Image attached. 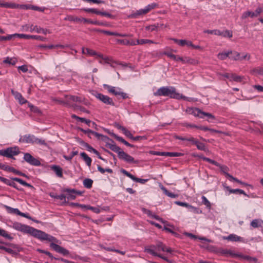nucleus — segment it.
I'll use <instances>...</instances> for the list:
<instances>
[{"mask_svg": "<svg viewBox=\"0 0 263 263\" xmlns=\"http://www.w3.org/2000/svg\"><path fill=\"white\" fill-rule=\"evenodd\" d=\"M101 140L106 143V146L111 151L118 154L120 159L123 160L128 163H138V160H135L134 158L124 152L121 148L115 144V142L106 136L103 135Z\"/></svg>", "mask_w": 263, "mask_h": 263, "instance_id": "obj_1", "label": "nucleus"}, {"mask_svg": "<svg viewBox=\"0 0 263 263\" xmlns=\"http://www.w3.org/2000/svg\"><path fill=\"white\" fill-rule=\"evenodd\" d=\"M35 238L41 240H47L51 242L50 244V247L55 252L64 256H67L69 254V251L68 250L57 244L61 243L60 240L41 230H38Z\"/></svg>", "mask_w": 263, "mask_h": 263, "instance_id": "obj_2", "label": "nucleus"}, {"mask_svg": "<svg viewBox=\"0 0 263 263\" xmlns=\"http://www.w3.org/2000/svg\"><path fill=\"white\" fill-rule=\"evenodd\" d=\"M154 95L156 96H167L176 99H183L185 100L186 98L182 94L176 92V89L174 87L166 86L160 87L154 93Z\"/></svg>", "mask_w": 263, "mask_h": 263, "instance_id": "obj_3", "label": "nucleus"}, {"mask_svg": "<svg viewBox=\"0 0 263 263\" xmlns=\"http://www.w3.org/2000/svg\"><path fill=\"white\" fill-rule=\"evenodd\" d=\"M35 39L41 41H46L47 38L42 36L37 35H28L27 34H11L7 36H1L0 41H4L6 40H10L15 39Z\"/></svg>", "mask_w": 263, "mask_h": 263, "instance_id": "obj_4", "label": "nucleus"}, {"mask_svg": "<svg viewBox=\"0 0 263 263\" xmlns=\"http://www.w3.org/2000/svg\"><path fill=\"white\" fill-rule=\"evenodd\" d=\"M0 180L7 185L13 187L18 191H22V189H19L14 181H16L23 185L29 187L31 189H34V187L32 185L28 183L22 179L17 177H12L11 178V179H8L6 178L1 176Z\"/></svg>", "mask_w": 263, "mask_h": 263, "instance_id": "obj_5", "label": "nucleus"}, {"mask_svg": "<svg viewBox=\"0 0 263 263\" xmlns=\"http://www.w3.org/2000/svg\"><path fill=\"white\" fill-rule=\"evenodd\" d=\"M12 227L17 231H21L24 233L29 234L34 237H35L38 231L37 229L18 222H13Z\"/></svg>", "mask_w": 263, "mask_h": 263, "instance_id": "obj_6", "label": "nucleus"}, {"mask_svg": "<svg viewBox=\"0 0 263 263\" xmlns=\"http://www.w3.org/2000/svg\"><path fill=\"white\" fill-rule=\"evenodd\" d=\"M19 142L24 143L37 144L42 145H47L45 141L42 139L36 138L34 135L27 134L21 136L19 139Z\"/></svg>", "mask_w": 263, "mask_h": 263, "instance_id": "obj_7", "label": "nucleus"}, {"mask_svg": "<svg viewBox=\"0 0 263 263\" xmlns=\"http://www.w3.org/2000/svg\"><path fill=\"white\" fill-rule=\"evenodd\" d=\"M186 111L190 115H193L195 117H198L200 118H204L207 117L209 119H214L215 117L212 114L206 112L202 111L198 108L196 107H188L186 109Z\"/></svg>", "mask_w": 263, "mask_h": 263, "instance_id": "obj_8", "label": "nucleus"}, {"mask_svg": "<svg viewBox=\"0 0 263 263\" xmlns=\"http://www.w3.org/2000/svg\"><path fill=\"white\" fill-rule=\"evenodd\" d=\"M158 7V4L153 3L145 6L143 9H141L136 11H133L128 16L129 18H137L139 16L144 15L152 10Z\"/></svg>", "mask_w": 263, "mask_h": 263, "instance_id": "obj_9", "label": "nucleus"}, {"mask_svg": "<svg viewBox=\"0 0 263 263\" xmlns=\"http://www.w3.org/2000/svg\"><path fill=\"white\" fill-rule=\"evenodd\" d=\"M92 95L95 96L98 99L106 105L115 106L112 99L107 96L104 95L97 91H92Z\"/></svg>", "mask_w": 263, "mask_h": 263, "instance_id": "obj_10", "label": "nucleus"}, {"mask_svg": "<svg viewBox=\"0 0 263 263\" xmlns=\"http://www.w3.org/2000/svg\"><path fill=\"white\" fill-rule=\"evenodd\" d=\"M24 160L27 163L32 166H39L41 165V163L39 159L33 157L30 153H24Z\"/></svg>", "mask_w": 263, "mask_h": 263, "instance_id": "obj_11", "label": "nucleus"}, {"mask_svg": "<svg viewBox=\"0 0 263 263\" xmlns=\"http://www.w3.org/2000/svg\"><path fill=\"white\" fill-rule=\"evenodd\" d=\"M22 31L25 32H36V33H47V30L41 28L36 25H25L22 26Z\"/></svg>", "mask_w": 263, "mask_h": 263, "instance_id": "obj_12", "label": "nucleus"}, {"mask_svg": "<svg viewBox=\"0 0 263 263\" xmlns=\"http://www.w3.org/2000/svg\"><path fill=\"white\" fill-rule=\"evenodd\" d=\"M5 157L7 158H12L15 159L13 157L18 155L21 152L19 148L17 146L10 147L5 149Z\"/></svg>", "mask_w": 263, "mask_h": 263, "instance_id": "obj_13", "label": "nucleus"}, {"mask_svg": "<svg viewBox=\"0 0 263 263\" xmlns=\"http://www.w3.org/2000/svg\"><path fill=\"white\" fill-rule=\"evenodd\" d=\"M149 248L153 249L154 251L156 250L157 251H162L170 253H172L173 251L171 248H167L164 244L160 241L155 245L151 246Z\"/></svg>", "mask_w": 263, "mask_h": 263, "instance_id": "obj_14", "label": "nucleus"}, {"mask_svg": "<svg viewBox=\"0 0 263 263\" xmlns=\"http://www.w3.org/2000/svg\"><path fill=\"white\" fill-rule=\"evenodd\" d=\"M64 97L67 99V101H69V105L68 106V107L74 106V105L71 104L72 102L83 103L84 104H86V103L85 102V99L84 98H82V97L72 95H65Z\"/></svg>", "mask_w": 263, "mask_h": 263, "instance_id": "obj_15", "label": "nucleus"}, {"mask_svg": "<svg viewBox=\"0 0 263 263\" xmlns=\"http://www.w3.org/2000/svg\"><path fill=\"white\" fill-rule=\"evenodd\" d=\"M248 57V60L250 59V55L248 54L242 53V55H241L240 53L236 52V51H232V54H230L229 55V58L232 59L233 60H242L247 59Z\"/></svg>", "mask_w": 263, "mask_h": 263, "instance_id": "obj_16", "label": "nucleus"}, {"mask_svg": "<svg viewBox=\"0 0 263 263\" xmlns=\"http://www.w3.org/2000/svg\"><path fill=\"white\" fill-rule=\"evenodd\" d=\"M4 6L9 7V8H12V9H16V8H20L22 9H31V6L32 5H19V4H16L15 3H10V4H4Z\"/></svg>", "mask_w": 263, "mask_h": 263, "instance_id": "obj_17", "label": "nucleus"}, {"mask_svg": "<svg viewBox=\"0 0 263 263\" xmlns=\"http://www.w3.org/2000/svg\"><path fill=\"white\" fill-rule=\"evenodd\" d=\"M222 238L223 239L233 242L240 241L244 243L246 242L243 238L238 236L234 234H231L228 236H223Z\"/></svg>", "mask_w": 263, "mask_h": 263, "instance_id": "obj_18", "label": "nucleus"}, {"mask_svg": "<svg viewBox=\"0 0 263 263\" xmlns=\"http://www.w3.org/2000/svg\"><path fill=\"white\" fill-rule=\"evenodd\" d=\"M178 59V61H181L183 64L188 63L192 65H196L198 63V60L189 57L182 58L179 57Z\"/></svg>", "mask_w": 263, "mask_h": 263, "instance_id": "obj_19", "label": "nucleus"}, {"mask_svg": "<svg viewBox=\"0 0 263 263\" xmlns=\"http://www.w3.org/2000/svg\"><path fill=\"white\" fill-rule=\"evenodd\" d=\"M144 251L150 254L151 255L154 256H157L159 258H161L163 259V260L167 261H169V259L165 256L159 254L157 253L156 251H154V250L153 249L151 248H145L144 250Z\"/></svg>", "mask_w": 263, "mask_h": 263, "instance_id": "obj_20", "label": "nucleus"}, {"mask_svg": "<svg viewBox=\"0 0 263 263\" xmlns=\"http://www.w3.org/2000/svg\"><path fill=\"white\" fill-rule=\"evenodd\" d=\"M11 92L14 96L15 99L17 100L21 104H24L27 102V101L23 97L22 95L20 92L15 91L13 89H11Z\"/></svg>", "mask_w": 263, "mask_h": 263, "instance_id": "obj_21", "label": "nucleus"}, {"mask_svg": "<svg viewBox=\"0 0 263 263\" xmlns=\"http://www.w3.org/2000/svg\"><path fill=\"white\" fill-rule=\"evenodd\" d=\"M219 252L221 254L227 256H231L232 257H239V256H240V254L235 253L230 250L220 249L219 250Z\"/></svg>", "mask_w": 263, "mask_h": 263, "instance_id": "obj_22", "label": "nucleus"}, {"mask_svg": "<svg viewBox=\"0 0 263 263\" xmlns=\"http://www.w3.org/2000/svg\"><path fill=\"white\" fill-rule=\"evenodd\" d=\"M250 225L253 228H262L263 220L260 219H255L251 222Z\"/></svg>", "mask_w": 263, "mask_h": 263, "instance_id": "obj_23", "label": "nucleus"}, {"mask_svg": "<svg viewBox=\"0 0 263 263\" xmlns=\"http://www.w3.org/2000/svg\"><path fill=\"white\" fill-rule=\"evenodd\" d=\"M82 53L83 54H88L89 55H97L98 57H99V58H102V54H98L95 51L92 50V49H89V48H82Z\"/></svg>", "mask_w": 263, "mask_h": 263, "instance_id": "obj_24", "label": "nucleus"}, {"mask_svg": "<svg viewBox=\"0 0 263 263\" xmlns=\"http://www.w3.org/2000/svg\"><path fill=\"white\" fill-rule=\"evenodd\" d=\"M163 26V25H160L157 24V25L155 24L149 25L148 26L146 27L145 29L147 31H161V30L160 29L161 27Z\"/></svg>", "mask_w": 263, "mask_h": 263, "instance_id": "obj_25", "label": "nucleus"}, {"mask_svg": "<svg viewBox=\"0 0 263 263\" xmlns=\"http://www.w3.org/2000/svg\"><path fill=\"white\" fill-rule=\"evenodd\" d=\"M50 168L55 172L57 176L59 177H63L62 169L60 166L53 165L50 166Z\"/></svg>", "mask_w": 263, "mask_h": 263, "instance_id": "obj_26", "label": "nucleus"}, {"mask_svg": "<svg viewBox=\"0 0 263 263\" xmlns=\"http://www.w3.org/2000/svg\"><path fill=\"white\" fill-rule=\"evenodd\" d=\"M161 156L168 157H180L183 155V153L177 152H165L161 153Z\"/></svg>", "mask_w": 263, "mask_h": 263, "instance_id": "obj_27", "label": "nucleus"}, {"mask_svg": "<svg viewBox=\"0 0 263 263\" xmlns=\"http://www.w3.org/2000/svg\"><path fill=\"white\" fill-rule=\"evenodd\" d=\"M226 188L228 190V191H229V192L230 193H233V194L239 193L240 194H242V195H245V196L250 197L249 195L247 194L244 192V191H243L242 190L238 189H231L229 186H227Z\"/></svg>", "mask_w": 263, "mask_h": 263, "instance_id": "obj_28", "label": "nucleus"}, {"mask_svg": "<svg viewBox=\"0 0 263 263\" xmlns=\"http://www.w3.org/2000/svg\"><path fill=\"white\" fill-rule=\"evenodd\" d=\"M71 118L73 119H75L79 121L82 123H85L86 124H87L89 126H90L91 121L89 120L86 119L84 118L79 117L74 114L71 115Z\"/></svg>", "mask_w": 263, "mask_h": 263, "instance_id": "obj_29", "label": "nucleus"}, {"mask_svg": "<svg viewBox=\"0 0 263 263\" xmlns=\"http://www.w3.org/2000/svg\"><path fill=\"white\" fill-rule=\"evenodd\" d=\"M80 155L81 157L83 158L84 161L86 162V164L88 166H90L92 160L91 158L88 157V156L86 154V153L84 152H82L80 153Z\"/></svg>", "mask_w": 263, "mask_h": 263, "instance_id": "obj_30", "label": "nucleus"}, {"mask_svg": "<svg viewBox=\"0 0 263 263\" xmlns=\"http://www.w3.org/2000/svg\"><path fill=\"white\" fill-rule=\"evenodd\" d=\"M162 191L163 192V193L167 196L169 197H171L172 198H176L178 197V195L175 194L173 193L170 192L163 185L160 187Z\"/></svg>", "mask_w": 263, "mask_h": 263, "instance_id": "obj_31", "label": "nucleus"}, {"mask_svg": "<svg viewBox=\"0 0 263 263\" xmlns=\"http://www.w3.org/2000/svg\"><path fill=\"white\" fill-rule=\"evenodd\" d=\"M230 54H232V51H228L227 52H220L217 55V58L221 60H225L227 58L229 57Z\"/></svg>", "mask_w": 263, "mask_h": 263, "instance_id": "obj_32", "label": "nucleus"}, {"mask_svg": "<svg viewBox=\"0 0 263 263\" xmlns=\"http://www.w3.org/2000/svg\"><path fill=\"white\" fill-rule=\"evenodd\" d=\"M218 166L220 168L221 172H222L224 174L226 177L229 179V177L228 176V175H230L228 173V172L229 171V167L226 165H221L220 164H219V166Z\"/></svg>", "mask_w": 263, "mask_h": 263, "instance_id": "obj_33", "label": "nucleus"}, {"mask_svg": "<svg viewBox=\"0 0 263 263\" xmlns=\"http://www.w3.org/2000/svg\"><path fill=\"white\" fill-rule=\"evenodd\" d=\"M67 190H71L70 189H64L63 190V192L67 193V198L69 200H74L76 198L75 194L70 191H67Z\"/></svg>", "mask_w": 263, "mask_h": 263, "instance_id": "obj_34", "label": "nucleus"}, {"mask_svg": "<svg viewBox=\"0 0 263 263\" xmlns=\"http://www.w3.org/2000/svg\"><path fill=\"white\" fill-rule=\"evenodd\" d=\"M8 172H13L16 175H18L21 176L25 177L27 178H29L28 176L25 174L15 169L14 167L10 166L9 170Z\"/></svg>", "mask_w": 263, "mask_h": 263, "instance_id": "obj_35", "label": "nucleus"}, {"mask_svg": "<svg viewBox=\"0 0 263 263\" xmlns=\"http://www.w3.org/2000/svg\"><path fill=\"white\" fill-rule=\"evenodd\" d=\"M93 180L89 178L85 179L83 180V185L87 189H90L92 187Z\"/></svg>", "mask_w": 263, "mask_h": 263, "instance_id": "obj_36", "label": "nucleus"}, {"mask_svg": "<svg viewBox=\"0 0 263 263\" xmlns=\"http://www.w3.org/2000/svg\"><path fill=\"white\" fill-rule=\"evenodd\" d=\"M4 207L7 212L9 213L18 215V213L20 212V210L18 209L13 208L6 205H4Z\"/></svg>", "mask_w": 263, "mask_h": 263, "instance_id": "obj_37", "label": "nucleus"}, {"mask_svg": "<svg viewBox=\"0 0 263 263\" xmlns=\"http://www.w3.org/2000/svg\"><path fill=\"white\" fill-rule=\"evenodd\" d=\"M175 203L177 205H179L180 206H185V207H186L189 209H193L194 211H196L197 210V209L196 208H194V206L189 204L188 203H186V202H181V201H175Z\"/></svg>", "mask_w": 263, "mask_h": 263, "instance_id": "obj_38", "label": "nucleus"}, {"mask_svg": "<svg viewBox=\"0 0 263 263\" xmlns=\"http://www.w3.org/2000/svg\"><path fill=\"white\" fill-rule=\"evenodd\" d=\"M116 42L122 45H136L135 43H130L129 40L126 39H116Z\"/></svg>", "mask_w": 263, "mask_h": 263, "instance_id": "obj_39", "label": "nucleus"}, {"mask_svg": "<svg viewBox=\"0 0 263 263\" xmlns=\"http://www.w3.org/2000/svg\"><path fill=\"white\" fill-rule=\"evenodd\" d=\"M49 195L51 197L55 198V199H60L61 200H64L65 202H66L65 199L66 198V196L64 194H61V195H54L53 193H50Z\"/></svg>", "mask_w": 263, "mask_h": 263, "instance_id": "obj_40", "label": "nucleus"}, {"mask_svg": "<svg viewBox=\"0 0 263 263\" xmlns=\"http://www.w3.org/2000/svg\"><path fill=\"white\" fill-rule=\"evenodd\" d=\"M28 107L30 108V110L32 112L37 114H41L42 112L37 107L31 104H29Z\"/></svg>", "mask_w": 263, "mask_h": 263, "instance_id": "obj_41", "label": "nucleus"}, {"mask_svg": "<svg viewBox=\"0 0 263 263\" xmlns=\"http://www.w3.org/2000/svg\"><path fill=\"white\" fill-rule=\"evenodd\" d=\"M198 129H200L204 130V131H210L211 132H214V133H222V132H221L220 130H217L216 129L209 128L206 126H199V127H198Z\"/></svg>", "mask_w": 263, "mask_h": 263, "instance_id": "obj_42", "label": "nucleus"}, {"mask_svg": "<svg viewBox=\"0 0 263 263\" xmlns=\"http://www.w3.org/2000/svg\"><path fill=\"white\" fill-rule=\"evenodd\" d=\"M239 257L242 258L250 261L256 262L257 261V259L256 258L253 257L248 255H243L240 254V256H239Z\"/></svg>", "mask_w": 263, "mask_h": 263, "instance_id": "obj_43", "label": "nucleus"}, {"mask_svg": "<svg viewBox=\"0 0 263 263\" xmlns=\"http://www.w3.org/2000/svg\"><path fill=\"white\" fill-rule=\"evenodd\" d=\"M98 170L101 173L104 174L105 172H108L109 173H112L113 171L112 169L107 168H103L99 165H98L97 166Z\"/></svg>", "mask_w": 263, "mask_h": 263, "instance_id": "obj_44", "label": "nucleus"}, {"mask_svg": "<svg viewBox=\"0 0 263 263\" xmlns=\"http://www.w3.org/2000/svg\"><path fill=\"white\" fill-rule=\"evenodd\" d=\"M0 235L9 240H12L13 237L8 234L4 230L0 229Z\"/></svg>", "mask_w": 263, "mask_h": 263, "instance_id": "obj_45", "label": "nucleus"}, {"mask_svg": "<svg viewBox=\"0 0 263 263\" xmlns=\"http://www.w3.org/2000/svg\"><path fill=\"white\" fill-rule=\"evenodd\" d=\"M164 54L167 55L168 57L173 59L174 60L176 61H178V58H179V56L176 55L170 52L165 51L164 52Z\"/></svg>", "mask_w": 263, "mask_h": 263, "instance_id": "obj_46", "label": "nucleus"}, {"mask_svg": "<svg viewBox=\"0 0 263 263\" xmlns=\"http://www.w3.org/2000/svg\"><path fill=\"white\" fill-rule=\"evenodd\" d=\"M0 249L5 250L7 253L10 254H16V253L15 251L13 250L12 249L8 248H6L3 246L0 245Z\"/></svg>", "mask_w": 263, "mask_h": 263, "instance_id": "obj_47", "label": "nucleus"}, {"mask_svg": "<svg viewBox=\"0 0 263 263\" xmlns=\"http://www.w3.org/2000/svg\"><path fill=\"white\" fill-rule=\"evenodd\" d=\"M195 145L197 146V148L200 151H206V148L203 143H201L199 142L198 141L197 142V143L195 144Z\"/></svg>", "mask_w": 263, "mask_h": 263, "instance_id": "obj_48", "label": "nucleus"}, {"mask_svg": "<svg viewBox=\"0 0 263 263\" xmlns=\"http://www.w3.org/2000/svg\"><path fill=\"white\" fill-rule=\"evenodd\" d=\"M202 199V203L204 204L208 208L211 209V204L210 201L207 199V198L204 196H202L201 197Z\"/></svg>", "mask_w": 263, "mask_h": 263, "instance_id": "obj_49", "label": "nucleus"}, {"mask_svg": "<svg viewBox=\"0 0 263 263\" xmlns=\"http://www.w3.org/2000/svg\"><path fill=\"white\" fill-rule=\"evenodd\" d=\"M83 10L86 12L95 13L99 15L100 11L95 8H84Z\"/></svg>", "mask_w": 263, "mask_h": 263, "instance_id": "obj_50", "label": "nucleus"}, {"mask_svg": "<svg viewBox=\"0 0 263 263\" xmlns=\"http://www.w3.org/2000/svg\"><path fill=\"white\" fill-rule=\"evenodd\" d=\"M16 62V60L15 59L7 57L5 60H4V63L9 64L11 65H15Z\"/></svg>", "mask_w": 263, "mask_h": 263, "instance_id": "obj_51", "label": "nucleus"}, {"mask_svg": "<svg viewBox=\"0 0 263 263\" xmlns=\"http://www.w3.org/2000/svg\"><path fill=\"white\" fill-rule=\"evenodd\" d=\"M172 40L175 42V43L181 46H185V44L186 43V40H178L176 39H173Z\"/></svg>", "mask_w": 263, "mask_h": 263, "instance_id": "obj_52", "label": "nucleus"}, {"mask_svg": "<svg viewBox=\"0 0 263 263\" xmlns=\"http://www.w3.org/2000/svg\"><path fill=\"white\" fill-rule=\"evenodd\" d=\"M137 44H144L146 43H153L154 42L152 40H147V39H141V40H137L136 41Z\"/></svg>", "mask_w": 263, "mask_h": 263, "instance_id": "obj_53", "label": "nucleus"}, {"mask_svg": "<svg viewBox=\"0 0 263 263\" xmlns=\"http://www.w3.org/2000/svg\"><path fill=\"white\" fill-rule=\"evenodd\" d=\"M78 151H72L69 156H64V158L68 161H70L72 158L78 155Z\"/></svg>", "mask_w": 263, "mask_h": 263, "instance_id": "obj_54", "label": "nucleus"}, {"mask_svg": "<svg viewBox=\"0 0 263 263\" xmlns=\"http://www.w3.org/2000/svg\"><path fill=\"white\" fill-rule=\"evenodd\" d=\"M78 130L82 132L84 134H87L88 137L91 138L90 134L92 133V130L90 129H84L82 128L78 127Z\"/></svg>", "mask_w": 263, "mask_h": 263, "instance_id": "obj_55", "label": "nucleus"}, {"mask_svg": "<svg viewBox=\"0 0 263 263\" xmlns=\"http://www.w3.org/2000/svg\"><path fill=\"white\" fill-rule=\"evenodd\" d=\"M203 160L205 161L206 162H209L211 164H212L215 166H219V163L216 162V161L212 160L209 158H203Z\"/></svg>", "mask_w": 263, "mask_h": 263, "instance_id": "obj_56", "label": "nucleus"}, {"mask_svg": "<svg viewBox=\"0 0 263 263\" xmlns=\"http://www.w3.org/2000/svg\"><path fill=\"white\" fill-rule=\"evenodd\" d=\"M132 180L137 182H139V183H140L142 184H144L148 181V179H144L139 178L135 177V176L133 177Z\"/></svg>", "mask_w": 263, "mask_h": 263, "instance_id": "obj_57", "label": "nucleus"}, {"mask_svg": "<svg viewBox=\"0 0 263 263\" xmlns=\"http://www.w3.org/2000/svg\"><path fill=\"white\" fill-rule=\"evenodd\" d=\"M54 101H56L57 102H58L59 104H63L64 105L67 106L69 105V101H67L66 99H65V100H64L55 99Z\"/></svg>", "mask_w": 263, "mask_h": 263, "instance_id": "obj_58", "label": "nucleus"}, {"mask_svg": "<svg viewBox=\"0 0 263 263\" xmlns=\"http://www.w3.org/2000/svg\"><path fill=\"white\" fill-rule=\"evenodd\" d=\"M185 46L188 47H191L192 48L196 49L200 48V47L199 46L194 45L192 44V43L191 41L187 40H186V43L185 44Z\"/></svg>", "mask_w": 263, "mask_h": 263, "instance_id": "obj_59", "label": "nucleus"}, {"mask_svg": "<svg viewBox=\"0 0 263 263\" xmlns=\"http://www.w3.org/2000/svg\"><path fill=\"white\" fill-rule=\"evenodd\" d=\"M121 172L124 175L130 178L131 179H133L134 176L132 174L129 173L128 172L126 171L125 170L122 168L120 170Z\"/></svg>", "mask_w": 263, "mask_h": 263, "instance_id": "obj_60", "label": "nucleus"}, {"mask_svg": "<svg viewBox=\"0 0 263 263\" xmlns=\"http://www.w3.org/2000/svg\"><path fill=\"white\" fill-rule=\"evenodd\" d=\"M231 80H234L235 82H240L241 81V77L238 76H236L234 74H231Z\"/></svg>", "mask_w": 263, "mask_h": 263, "instance_id": "obj_61", "label": "nucleus"}, {"mask_svg": "<svg viewBox=\"0 0 263 263\" xmlns=\"http://www.w3.org/2000/svg\"><path fill=\"white\" fill-rule=\"evenodd\" d=\"M45 9V7H40L32 5L31 6V10L38 11L40 12H44Z\"/></svg>", "mask_w": 263, "mask_h": 263, "instance_id": "obj_62", "label": "nucleus"}, {"mask_svg": "<svg viewBox=\"0 0 263 263\" xmlns=\"http://www.w3.org/2000/svg\"><path fill=\"white\" fill-rule=\"evenodd\" d=\"M253 71L258 74L263 76V67H257L253 69Z\"/></svg>", "mask_w": 263, "mask_h": 263, "instance_id": "obj_63", "label": "nucleus"}, {"mask_svg": "<svg viewBox=\"0 0 263 263\" xmlns=\"http://www.w3.org/2000/svg\"><path fill=\"white\" fill-rule=\"evenodd\" d=\"M111 136H113L117 140H118V141L121 142L123 143H124V141L125 140L122 137L118 136V135H117L116 134H115L114 133H111Z\"/></svg>", "mask_w": 263, "mask_h": 263, "instance_id": "obj_64", "label": "nucleus"}]
</instances>
